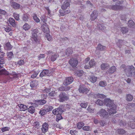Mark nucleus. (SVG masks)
Segmentation results:
<instances>
[{
	"label": "nucleus",
	"instance_id": "f257e3e1",
	"mask_svg": "<svg viewBox=\"0 0 135 135\" xmlns=\"http://www.w3.org/2000/svg\"><path fill=\"white\" fill-rule=\"evenodd\" d=\"M120 68L124 69V72L128 76H131L133 72L135 71V68L132 65L126 66L124 64L122 65Z\"/></svg>",
	"mask_w": 135,
	"mask_h": 135
},
{
	"label": "nucleus",
	"instance_id": "f03ea898",
	"mask_svg": "<svg viewBox=\"0 0 135 135\" xmlns=\"http://www.w3.org/2000/svg\"><path fill=\"white\" fill-rule=\"evenodd\" d=\"M69 98L68 95L65 93L62 92L59 96V101L60 102H63L68 100Z\"/></svg>",
	"mask_w": 135,
	"mask_h": 135
},
{
	"label": "nucleus",
	"instance_id": "7ed1b4c3",
	"mask_svg": "<svg viewBox=\"0 0 135 135\" xmlns=\"http://www.w3.org/2000/svg\"><path fill=\"white\" fill-rule=\"evenodd\" d=\"M79 90L80 92L81 93L85 92L88 96L92 94V93L90 91L89 89L83 86H80L79 89Z\"/></svg>",
	"mask_w": 135,
	"mask_h": 135
},
{
	"label": "nucleus",
	"instance_id": "20e7f679",
	"mask_svg": "<svg viewBox=\"0 0 135 135\" xmlns=\"http://www.w3.org/2000/svg\"><path fill=\"white\" fill-rule=\"evenodd\" d=\"M98 114L101 117L106 118L108 115V113L105 109H102L100 110Z\"/></svg>",
	"mask_w": 135,
	"mask_h": 135
},
{
	"label": "nucleus",
	"instance_id": "39448f33",
	"mask_svg": "<svg viewBox=\"0 0 135 135\" xmlns=\"http://www.w3.org/2000/svg\"><path fill=\"white\" fill-rule=\"evenodd\" d=\"M37 30L36 29L31 30L32 35L31 36V40L32 41H34L36 42L37 40Z\"/></svg>",
	"mask_w": 135,
	"mask_h": 135
},
{
	"label": "nucleus",
	"instance_id": "423d86ee",
	"mask_svg": "<svg viewBox=\"0 0 135 135\" xmlns=\"http://www.w3.org/2000/svg\"><path fill=\"white\" fill-rule=\"evenodd\" d=\"M104 103L107 106L110 107L113 106L114 108H115L116 105L114 103L113 101L109 99H104Z\"/></svg>",
	"mask_w": 135,
	"mask_h": 135
},
{
	"label": "nucleus",
	"instance_id": "0eeeda50",
	"mask_svg": "<svg viewBox=\"0 0 135 135\" xmlns=\"http://www.w3.org/2000/svg\"><path fill=\"white\" fill-rule=\"evenodd\" d=\"M73 81V79L72 77L66 78L63 82V84L65 86L68 85L71 83Z\"/></svg>",
	"mask_w": 135,
	"mask_h": 135
},
{
	"label": "nucleus",
	"instance_id": "6e6552de",
	"mask_svg": "<svg viewBox=\"0 0 135 135\" xmlns=\"http://www.w3.org/2000/svg\"><path fill=\"white\" fill-rule=\"evenodd\" d=\"M95 63L94 59L91 60L89 62V65H86L84 66L85 69H89L90 68L93 67L95 65Z\"/></svg>",
	"mask_w": 135,
	"mask_h": 135
},
{
	"label": "nucleus",
	"instance_id": "1a4fd4ad",
	"mask_svg": "<svg viewBox=\"0 0 135 135\" xmlns=\"http://www.w3.org/2000/svg\"><path fill=\"white\" fill-rule=\"evenodd\" d=\"M5 53L3 52H0V69L3 67V64L4 63L3 57Z\"/></svg>",
	"mask_w": 135,
	"mask_h": 135
},
{
	"label": "nucleus",
	"instance_id": "9d476101",
	"mask_svg": "<svg viewBox=\"0 0 135 135\" xmlns=\"http://www.w3.org/2000/svg\"><path fill=\"white\" fill-rule=\"evenodd\" d=\"M63 112L61 107H59L57 108H56L52 110V112L54 115H57L61 114Z\"/></svg>",
	"mask_w": 135,
	"mask_h": 135
},
{
	"label": "nucleus",
	"instance_id": "9b49d317",
	"mask_svg": "<svg viewBox=\"0 0 135 135\" xmlns=\"http://www.w3.org/2000/svg\"><path fill=\"white\" fill-rule=\"evenodd\" d=\"M70 2V0H67L65 1L61 6L62 9L63 10H65L68 7H69Z\"/></svg>",
	"mask_w": 135,
	"mask_h": 135
},
{
	"label": "nucleus",
	"instance_id": "f8f14e48",
	"mask_svg": "<svg viewBox=\"0 0 135 135\" xmlns=\"http://www.w3.org/2000/svg\"><path fill=\"white\" fill-rule=\"evenodd\" d=\"M98 13L96 10L94 11L91 15L90 20L92 21L94 20L97 17Z\"/></svg>",
	"mask_w": 135,
	"mask_h": 135
},
{
	"label": "nucleus",
	"instance_id": "ddd939ff",
	"mask_svg": "<svg viewBox=\"0 0 135 135\" xmlns=\"http://www.w3.org/2000/svg\"><path fill=\"white\" fill-rule=\"evenodd\" d=\"M69 63L73 67L76 66L77 65L78 61L76 59L72 58L70 60Z\"/></svg>",
	"mask_w": 135,
	"mask_h": 135
},
{
	"label": "nucleus",
	"instance_id": "4468645a",
	"mask_svg": "<svg viewBox=\"0 0 135 135\" xmlns=\"http://www.w3.org/2000/svg\"><path fill=\"white\" fill-rule=\"evenodd\" d=\"M50 73L48 70H44L40 73V77H42L45 76H49Z\"/></svg>",
	"mask_w": 135,
	"mask_h": 135
},
{
	"label": "nucleus",
	"instance_id": "2eb2a0df",
	"mask_svg": "<svg viewBox=\"0 0 135 135\" xmlns=\"http://www.w3.org/2000/svg\"><path fill=\"white\" fill-rule=\"evenodd\" d=\"M116 67L114 66H113L111 67L107 71L106 73L107 74H112L115 72L116 71Z\"/></svg>",
	"mask_w": 135,
	"mask_h": 135
},
{
	"label": "nucleus",
	"instance_id": "dca6fc26",
	"mask_svg": "<svg viewBox=\"0 0 135 135\" xmlns=\"http://www.w3.org/2000/svg\"><path fill=\"white\" fill-rule=\"evenodd\" d=\"M46 23H44L41 26V29L45 33H48L49 32V28L46 25Z\"/></svg>",
	"mask_w": 135,
	"mask_h": 135
},
{
	"label": "nucleus",
	"instance_id": "f3484780",
	"mask_svg": "<svg viewBox=\"0 0 135 135\" xmlns=\"http://www.w3.org/2000/svg\"><path fill=\"white\" fill-rule=\"evenodd\" d=\"M116 105H115V108H114L113 106L110 107V108L108 109V113L109 115L114 114L116 113Z\"/></svg>",
	"mask_w": 135,
	"mask_h": 135
},
{
	"label": "nucleus",
	"instance_id": "a211bd4d",
	"mask_svg": "<svg viewBox=\"0 0 135 135\" xmlns=\"http://www.w3.org/2000/svg\"><path fill=\"white\" fill-rule=\"evenodd\" d=\"M48 125L46 123H44L42 125L41 128V130L42 132L44 133L46 132L48 130Z\"/></svg>",
	"mask_w": 135,
	"mask_h": 135
},
{
	"label": "nucleus",
	"instance_id": "6ab92c4d",
	"mask_svg": "<svg viewBox=\"0 0 135 135\" xmlns=\"http://www.w3.org/2000/svg\"><path fill=\"white\" fill-rule=\"evenodd\" d=\"M128 125L132 129L135 128V118L132 120L130 121L128 123Z\"/></svg>",
	"mask_w": 135,
	"mask_h": 135
},
{
	"label": "nucleus",
	"instance_id": "aec40b11",
	"mask_svg": "<svg viewBox=\"0 0 135 135\" xmlns=\"http://www.w3.org/2000/svg\"><path fill=\"white\" fill-rule=\"evenodd\" d=\"M70 89L69 86H61L59 88V90L60 91H67L69 90Z\"/></svg>",
	"mask_w": 135,
	"mask_h": 135
},
{
	"label": "nucleus",
	"instance_id": "412c9836",
	"mask_svg": "<svg viewBox=\"0 0 135 135\" xmlns=\"http://www.w3.org/2000/svg\"><path fill=\"white\" fill-rule=\"evenodd\" d=\"M100 67L102 70H105L109 67V65L108 63H103L101 65Z\"/></svg>",
	"mask_w": 135,
	"mask_h": 135
},
{
	"label": "nucleus",
	"instance_id": "4be33fe9",
	"mask_svg": "<svg viewBox=\"0 0 135 135\" xmlns=\"http://www.w3.org/2000/svg\"><path fill=\"white\" fill-rule=\"evenodd\" d=\"M97 28L99 30L102 31L106 29V27L103 24L98 23L97 25Z\"/></svg>",
	"mask_w": 135,
	"mask_h": 135
},
{
	"label": "nucleus",
	"instance_id": "5701e85b",
	"mask_svg": "<svg viewBox=\"0 0 135 135\" xmlns=\"http://www.w3.org/2000/svg\"><path fill=\"white\" fill-rule=\"evenodd\" d=\"M123 7L121 6L114 5L112 6V9L114 10H121L123 9Z\"/></svg>",
	"mask_w": 135,
	"mask_h": 135
},
{
	"label": "nucleus",
	"instance_id": "b1692460",
	"mask_svg": "<svg viewBox=\"0 0 135 135\" xmlns=\"http://www.w3.org/2000/svg\"><path fill=\"white\" fill-rule=\"evenodd\" d=\"M38 81H33L30 83V86L32 88H35L38 85Z\"/></svg>",
	"mask_w": 135,
	"mask_h": 135
},
{
	"label": "nucleus",
	"instance_id": "393cba45",
	"mask_svg": "<svg viewBox=\"0 0 135 135\" xmlns=\"http://www.w3.org/2000/svg\"><path fill=\"white\" fill-rule=\"evenodd\" d=\"M11 4L12 7L15 9H19L20 7L19 4L15 2H12Z\"/></svg>",
	"mask_w": 135,
	"mask_h": 135
},
{
	"label": "nucleus",
	"instance_id": "a878e982",
	"mask_svg": "<svg viewBox=\"0 0 135 135\" xmlns=\"http://www.w3.org/2000/svg\"><path fill=\"white\" fill-rule=\"evenodd\" d=\"M18 106L20 108L21 111H25L27 109V107L26 105L22 104H19Z\"/></svg>",
	"mask_w": 135,
	"mask_h": 135
},
{
	"label": "nucleus",
	"instance_id": "bb28decb",
	"mask_svg": "<svg viewBox=\"0 0 135 135\" xmlns=\"http://www.w3.org/2000/svg\"><path fill=\"white\" fill-rule=\"evenodd\" d=\"M9 74V72L5 69H2L0 70V75H7Z\"/></svg>",
	"mask_w": 135,
	"mask_h": 135
},
{
	"label": "nucleus",
	"instance_id": "cd10ccee",
	"mask_svg": "<svg viewBox=\"0 0 135 135\" xmlns=\"http://www.w3.org/2000/svg\"><path fill=\"white\" fill-rule=\"evenodd\" d=\"M59 56V55L57 54H54L52 55L50 57L51 61H54Z\"/></svg>",
	"mask_w": 135,
	"mask_h": 135
},
{
	"label": "nucleus",
	"instance_id": "c85d7f7f",
	"mask_svg": "<svg viewBox=\"0 0 135 135\" xmlns=\"http://www.w3.org/2000/svg\"><path fill=\"white\" fill-rule=\"evenodd\" d=\"M73 52V50L71 48H68L66 50V55L68 56L71 54Z\"/></svg>",
	"mask_w": 135,
	"mask_h": 135
},
{
	"label": "nucleus",
	"instance_id": "c756f323",
	"mask_svg": "<svg viewBox=\"0 0 135 135\" xmlns=\"http://www.w3.org/2000/svg\"><path fill=\"white\" fill-rule=\"evenodd\" d=\"M98 49L102 51L105 50L106 49V47L101 44H98L97 46Z\"/></svg>",
	"mask_w": 135,
	"mask_h": 135
},
{
	"label": "nucleus",
	"instance_id": "7c9ffc66",
	"mask_svg": "<svg viewBox=\"0 0 135 135\" xmlns=\"http://www.w3.org/2000/svg\"><path fill=\"white\" fill-rule=\"evenodd\" d=\"M9 22L12 26L14 27L15 26V20L14 19L11 18H9Z\"/></svg>",
	"mask_w": 135,
	"mask_h": 135
},
{
	"label": "nucleus",
	"instance_id": "2f4dec72",
	"mask_svg": "<svg viewBox=\"0 0 135 135\" xmlns=\"http://www.w3.org/2000/svg\"><path fill=\"white\" fill-rule=\"evenodd\" d=\"M121 31L123 33L125 34L128 32V30L127 28L123 27L121 28Z\"/></svg>",
	"mask_w": 135,
	"mask_h": 135
},
{
	"label": "nucleus",
	"instance_id": "473e14b6",
	"mask_svg": "<svg viewBox=\"0 0 135 135\" xmlns=\"http://www.w3.org/2000/svg\"><path fill=\"white\" fill-rule=\"evenodd\" d=\"M5 47L7 50H10L12 48V46L10 43L8 42L6 44Z\"/></svg>",
	"mask_w": 135,
	"mask_h": 135
},
{
	"label": "nucleus",
	"instance_id": "72a5a7b5",
	"mask_svg": "<svg viewBox=\"0 0 135 135\" xmlns=\"http://www.w3.org/2000/svg\"><path fill=\"white\" fill-rule=\"evenodd\" d=\"M128 25L130 27H134L135 26V23L133 21L130 20L128 21Z\"/></svg>",
	"mask_w": 135,
	"mask_h": 135
},
{
	"label": "nucleus",
	"instance_id": "f704fd0d",
	"mask_svg": "<svg viewBox=\"0 0 135 135\" xmlns=\"http://www.w3.org/2000/svg\"><path fill=\"white\" fill-rule=\"evenodd\" d=\"M28 110L30 113H33L35 112V109L33 106H31L28 108Z\"/></svg>",
	"mask_w": 135,
	"mask_h": 135
},
{
	"label": "nucleus",
	"instance_id": "c9c22d12",
	"mask_svg": "<svg viewBox=\"0 0 135 135\" xmlns=\"http://www.w3.org/2000/svg\"><path fill=\"white\" fill-rule=\"evenodd\" d=\"M83 73V71L82 70L77 71H76V72L75 73V74L78 76L80 77L82 75Z\"/></svg>",
	"mask_w": 135,
	"mask_h": 135
},
{
	"label": "nucleus",
	"instance_id": "e433bc0d",
	"mask_svg": "<svg viewBox=\"0 0 135 135\" xmlns=\"http://www.w3.org/2000/svg\"><path fill=\"white\" fill-rule=\"evenodd\" d=\"M97 79L96 77L92 76L90 77V81L92 83H94L96 82Z\"/></svg>",
	"mask_w": 135,
	"mask_h": 135
},
{
	"label": "nucleus",
	"instance_id": "4c0bfd02",
	"mask_svg": "<svg viewBox=\"0 0 135 135\" xmlns=\"http://www.w3.org/2000/svg\"><path fill=\"white\" fill-rule=\"evenodd\" d=\"M23 27V29L25 30H28L30 28V26L26 23H25Z\"/></svg>",
	"mask_w": 135,
	"mask_h": 135
},
{
	"label": "nucleus",
	"instance_id": "58836bf2",
	"mask_svg": "<svg viewBox=\"0 0 135 135\" xmlns=\"http://www.w3.org/2000/svg\"><path fill=\"white\" fill-rule=\"evenodd\" d=\"M133 99V97L130 94H128L126 97V100L127 101H130L132 100Z\"/></svg>",
	"mask_w": 135,
	"mask_h": 135
},
{
	"label": "nucleus",
	"instance_id": "ea45409f",
	"mask_svg": "<svg viewBox=\"0 0 135 135\" xmlns=\"http://www.w3.org/2000/svg\"><path fill=\"white\" fill-rule=\"evenodd\" d=\"M96 103L97 105L102 106L103 105L104 102L103 101L100 99H98L96 102Z\"/></svg>",
	"mask_w": 135,
	"mask_h": 135
},
{
	"label": "nucleus",
	"instance_id": "a19ab883",
	"mask_svg": "<svg viewBox=\"0 0 135 135\" xmlns=\"http://www.w3.org/2000/svg\"><path fill=\"white\" fill-rule=\"evenodd\" d=\"M84 125V123L83 122H80L77 124V127L79 129H80Z\"/></svg>",
	"mask_w": 135,
	"mask_h": 135
},
{
	"label": "nucleus",
	"instance_id": "79ce46f5",
	"mask_svg": "<svg viewBox=\"0 0 135 135\" xmlns=\"http://www.w3.org/2000/svg\"><path fill=\"white\" fill-rule=\"evenodd\" d=\"M88 103L87 102H83L81 103L80 104L81 107L83 108H86L88 106Z\"/></svg>",
	"mask_w": 135,
	"mask_h": 135
},
{
	"label": "nucleus",
	"instance_id": "37998d69",
	"mask_svg": "<svg viewBox=\"0 0 135 135\" xmlns=\"http://www.w3.org/2000/svg\"><path fill=\"white\" fill-rule=\"evenodd\" d=\"M46 38L49 41H51L52 39L51 36L48 33L46 34Z\"/></svg>",
	"mask_w": 135,
	"mask_h": 135
},
{
	"label": "nucleus",
	"instance_id": "c03bdc74",
	"mask_svg": "<svg viewBox=\"0 0 135 135\" xmlns=\"http://www.w3.org/2000/svg\"><path fill=\"white\" fill-rule=\"evenodd\" d=\"M47 112V111L46 110H45V109H42L41 110L39 114L42 115H44L46 114Z\"/></svg>",
	"mask_w": 135,
	"mask_h": 135
},
{
	"label": "nucleus",
	"instance_id": "a18cd8bd",
	"mask_svg": "<svg viewBox=\"0 0 135 135\" xmlns=\"http://www.w3.org/2000/svg\"><path fill=\"white\" fill-rule=\"evenodd\" d=\"M99 85L101 86L104 87L107 85V83L106 82L101 81L99 83Z\"/></svg>",
	"mask_w": 135,
	"mask_h": 135
},
{
	"label": "nucleus",
	"instance_id": "49530a36",
	"mask_svg": "<svg viewBox=\"0 0 135 135\" xmlns=\"http://www.w3.org/2000/svg\"><path fill=\"white\" fill-rule=\"evenodd\" d=\"M61 114H60L57 115V116L56 117V120L57 122H58L60 120L62 119V117Z\"/></svg>",
	"mask_w": 135,
	"mask_h": 135
},
{
	"label": "nucleus",
	"instance_id": "de8ad7c7",
	"mask_svg": "<svg viewBox=\"0 0 135 135\" xmlns=\"http://www.w3.org/2000/svg\"><path fill=\"white\" fill-rule=\"evenodd\" d=\"M7 56H8L9 59H11V58H12L13 56V53L11 52H9L8 53Z\"/></svg>",
	"mask_w": 135,
	"mask_h": 135
},
{
	"label": "nucleus",
	"instance_id": "09e8293b",
	"mask_svg": "<svg viewBox=\"0 0 135 135\" xmlns=\"http://www.w3.org/2000/svg\"><path fill=\"white\" fill-rule=\"evenodd\" d=\"M34 20L37 22H38L40 21V19L37 17L36 15H34L33 16Z\"/></svg>",
	"mask_w": 135,
	"mask_h": 135
},
{
	"label": "nucleus",
	"instance_id": "8fccbe9b",
	"mask_svg": "<svg viewBox=\"0 0 135 135\" xmlns=\"http://www.w3.org/2000/svg\"><path fill=\"white\" fill-rule=\"evenodd\" d=\"M82 128L84 131H88L90 130L91 128L89 126H85L83 127Z\"/></svg>",
	"mask_w": 135,
	"mask_h": 135
},
{
	"label": "nucleus",
	"instance_id": "3c124183",
	"mask_svg": "<svg viewBox=\"0 0 135 135\" xmlns=\"http://www.w3.org/2000/svg\"><path fill=\"white\" fill-rule=\"evenodd\" d=\"M13 16L18 21L19 20V16L18 14L15 13H13Z\"/></svg>",
	"mask_w": 135,
	"mask_h": 135
},
{
	"label": "nucleus",
	"instance_id": "603ef678",
	"mask_svg": "<svg viewBox=\"0 0 135 135\" xmlns=\"http://www.w3.org/2000/svg\"><path fill=\"white\" fill-rule=\"evenodd\" d=\"M97 96L99 98H105L106 97L105 95L103 94H98L97 95Z\"/></svg>",
	"mask_w": 135,
	"mask_h": 135
},
{
	"label": "nucleus",
	"instance_id": "864d4df0",
	"mask_svg": "<svg viewBox=\"0 0 135 135\" xmlns=\"http://www.w3.org/2000/svg\"><path fill=\"white\" fill-rule=\"evenodd\" d=\"M55 95V91H52L48 94V96L49 97H53Z\"/></svg>",
	"mask_w": 135,
	"mask_h": 135
},
{
	"label": "nucleus",
	"instance_id": "5fc2aeb1",
	"mask_svg": "<svg viewBox=\"0 0 135 135\" xmlns=\"http://www.w3.org/2000/svg\"><path fill=\"white\" fill-rule=\"evenodd\" d=\"M46 103V101L44 100H41L38 101V103L40 105H43Z\"/></svg>",
	"mask_w": 135,
	"mask_h": 135
},
{
	"label": "nucleus",
	"instance_id": "6e6d98bb",
	"mask_svg": "<svg viewBox=\"0 0 135 135\" xmlns=\"http://www.w3.org/2000/svg\"><path fill=\"white\" fill-rule=\"evenodd\" d=\"M28 18V15L26 14H24L23 16L22 19L23 20L26 21L27 20Z\"/></svg>",
	"mask_w": 135,
	"mask_h": 135
},
{
	"label": "nucleus",
	"instance_id": "4d7b16f0",
	"mask_svg": "<svg viewBox=\"0 0 135 135\" xmlns=\"http://www.w3.org/2000/svg\"><path fill=\"white\" fill-rule=\"evenodd\" d=\"M123 42V41L122 40H118V42L117 43V46L119 47H120V46L122 44V43Z\"/></svg>",
	"mask_w": 135,
	"mask_h": 135
},
{
	"label": "nucleus",
	"instance_id": "13d9d810",
	"mask_svg": "<svg viewBox=\"0 0 135 135\" xmlns=\"http://www.w3.org/2000/svg\"><path fill=\"white\" fill-rule=\"evenodd\" d=\"M77 132L74 130H71L70 131V133L72 135H76L77 134Z\"/></svg>",
	"mask_w": 135,
	"mask_h": 135
},
{
	"label": "nucleus",
	"instance_id": "bf43d9fd",
	"mask_svg": "<svg viewBox=\"0 0 135 135\" xmlns=\"http://www.w3.org/2000/svg\"><path fill=\"white\" fill-rule=\"evenodd\" d=\"M118 133L120 134H123L125 133L124 130L122 129H119L118 131Z\"/></svg>",
	"mask_w": 135,
	"mask_h": 135
},
{
	"label": "nucleus",
	"instance_id": "052dcab7",
	"mask_svg": "<svg viewBox=\"0 0 135 135\" xmlns=\"http://www.w3.org/2000/svg\"><path fill=\"white\" fill-rule=\"evenodd\" d=\"M9 129V128L7 127H5L2 128V131L3 132H4L6 131H8Z\"/></svg>",
	"mask_w": 135,
	"mask_h": 135
},
{
	"label": "nucleus",
	"instance_id": "680f3d73",
	"mask_svg": "<svg viewBox=\"0 0 135 135\" xmlns=\"http://www.w3.org/2000/svg\"><path fill=\"white\" fill-rule=\"evenodd\" d=\"M45 16L44 15H42L41 18V20L44 23L46 21Z\"/></svg>",
	"mask_w": 135,
	"mask_h": 135
},
{
	"label": "nucleus",
	"instance_id": "e2e57ef3",
	"mask_svg": "<svg viewBox=\"0 0 135 135\" xmlns=\"http://www.w3.org/2000/svg\"><path fill=\"white\" fill-rule=\"evenodd\" d=\"M38 74V73L36 72H34L33 74L31 75V77L32 78H34L36 77Z\"/></svg>",
	"mask_w": 135,
	"mask_h": 135
},
{
	"label": "nucleus",
	"instance_id": "0e129e2a",
	"mask_svg": "<svg viewBox=\"0 0 135 135\" xmlns=\"http://www.w3.org/2000/svg\"><path fill=\"white\" fill-rule=\"evenodd\" d=\"M17 63L19 65H22L24 64V62L23 60H20Z\"/></svg>",
	"mask_w": 135,
	"mask_h": 135
},
{
	"label": "nucleus",
	"instance_id": "69168bd1",
	"mask_svg": "<svg viewBox=\"0 0 135 135\" xmlns=\"http://www.w3.org/2000/svg\"><path fill=\"white\" fill-rule=\"evenodd\" d=\"M53 109V107L52 106H49L47 109V112H49L52 110Z\"/></svg>",
	"mask_w": 135,
	"mask_h": 135
},
{
	"label": "nucleus",
	"instance_id": "338daca9",
	"mask_svg": "<svg viewBox=\"0 0 135 135\" xmlns=\"http://www.w3.org/2000/svg\"><path fill=\"white\" fill-rule=\"evenodd\" d=\"M6 14V12L4 10L0 9V14L5 15Z\"/></svg>",
	"mask_w": 135,
	"mask_h": 135
},
{
	"label": "nucleus",
	"instance_id": "774afa93",
	"mask_svg": "<svg viewBox=\"0 0 135 135\" xmlns=\"http://www.w3.org/2000/svg\"><path fill=\"white\" fill-rule=\"evenodd\" d=\"M59 12L61 16H64L65 13V12L62 10H60Z\"/></svg>",
	"mask_w": 135,
	"mask_h": 135
}]
</instances>
